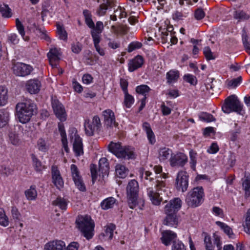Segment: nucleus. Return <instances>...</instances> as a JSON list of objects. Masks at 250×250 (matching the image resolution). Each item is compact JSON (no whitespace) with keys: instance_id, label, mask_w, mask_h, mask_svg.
<instances>
[{"instance_id":"a18cd8bd","label":"nucleus","mask_w":250,"mask_h":250,"mask_svg":"<svg viewBox=\"0 0 250 250\" xmlns=\"http://www.w3.org/2000/svg\"><path fill=\"white\" fill-rule=\"evenodd\" d=\"M242 186L244 190H245V195L246 198L250 196V177H247L243 181Z\"/></svg>"},{"instance_id":"f3484780","label":"nucleus","mask_w":250,"mask_h":250,"mask_svg":"<svg viewBox=\"0 0 250 250\" xmlns=\"http://www.w3.org/2000/svg\"><path fill=\"white\" fill-rule=\"evenodd\" d=\"M25 88L31 94L38 93L41 88L42 83L40 81L37 79H30L26 81Z\"/></svg>"},{"instance_id":"20e7f679","label":"nucleus","mask_w":250,"mask_h":250,"mask_svg":"<svg viewBox=\"0 0 250 250\" xmlns=\"http://www.w3.org/2000/svg\"><path fill=\"white\" fill-rule=\"evenodd\" d=\"M243 106V104L238 100L237 97L232 95L225 99L224 104L222 106V109L225 113L229 114L235 112L239 114L243 115L244 113Z\"/></svg>"},{"instance_id":"e433bc0d","label":"nucleus","mask_w":250,"mask_h":250,"mask_svg":"<svg viewBox=\"0 0 250 250\" xmlns=\"http://www.w3.org/2000/svg\"><path fill=\"white\" fill-rule=\"evenodd\" d=\"M37 147L38 149L42 152H46L49 149V144L47 140L43 138H40L37 142Z\"/></svg>"},{"instance_id":"de8ad7c7","label":"nucleus","mask_w":250,"mask_h":250,"mask_svg":"<svg viewBox=\"0 0 250 250\" xmlns=\"http://www.w3.org/2000/svg\"><path fill=\"white\" fill-rule=\"evenodd\" d=\"M16 25L17 30H18L20 35L22 37L24 41H28V38L27 37L25 36V31L24 27L19 19H16Z\"/></svg>"},{"instance_id":"8fccbe9b","label":"nucleus","mask_w":250,"mask_h":250,"mask_svg":"<svg viewBox=\"0 0 250 250\" xmlns=\"http://www.w3.org/2000/svg\"><path fill=\"white\" fill-rule=\"evenodd\" d=\"M197 153L193 150H191L189 151V158H190V167L193 170L195 169L196 165V157Z\"/></svg>"},{"instance_id":"cd10ccee","label":"nucleus","mask_w":250,"mask_h":250,"mask_svg":"<svg viewBox=\"0 0 250 250\" xmlns=\"http://www.w3.org/2000/svg\"><path fill=\"white\" fill-rule=\"evenodd\" d=\"M117 200L112 197H108L101 203V207L103 209L107 210L113 208L116 204Z\"/></svg>"},{"instance_id":"1a4fd4ad","label":"nucleus","mask_w":250,"mask_h":250,"mask_svg":"<svg viewBox=\"0 0 250 250\" xmlns=\"http://www.w3.org/2000/svg\"><path fill=\"white\" fill-rule=\"evenodd\" d=\"M104 117V126L106 132L110 135L113 132V128L116 127L118 123L116 122L114 113L110 109H108L102 112Z\"/></svg>"},{"instance_id":"0e129e2a","label":"nucleus","mask_w":250,"mask_h":250,"mask_svg":"<svg viewBox=\"0 0 250 250\" xmlns=\"http://www.w3.org/2000/svg\"><path fill=\"white\" fill-rule=\"evenodd\" d=\"M219 150V146L216 143H212L207 150V152L210 154H215Z\"/></svg>"},{"instance_id":"f03ea898","label":"nucleus","mask_w":250,"mask_h":250,"mask_svg":"<svg viewBox=\"0 0 250 250\" xmlns=\"http://www.w3.org/2000/svg\"><path fill=\"white\" fill-rule=\"evenodd\" d=\"M139 185L138 182L135 180H131L126 187L127 197L128 204L129 208L134 209L138 208L142 209L144 205V200L138 199Z\"/></svg>"},{"instance_id":"4be33fe9","label":"nucleus","mask_w":250,"mask_h":250,"mask_svg":"<svg viewBox=\"0 0 250 250\" xmlns=\"http://www.w3.org/2000/svg\"><path fill=\"white\" fill-rule=\"evenodd\" d=\"M65 248L64 242L62 240H55L50 241L46 243L44 249V250H64Z\"/></svg>"},{"instance_id":"2eb2a0df","label":"nucleus","mask_w":250,"mask_h":250,"mask_svg":"<svg viewBox=\"0 0 250 250\" xmlns=\"http://www.w3.org/2000/svg\"><path fill=\"white\" fill-rule=\"evenodd\" d=\"M61 52L60 48L56 47H52L47 53L49 63L53 67H56L57 66L58 62L61 59Z\"/></svg>"},{"instance_id":"c03bdc74","label":"nucleus","mask_w":250,"mask_h":250,"mask_svg":"<svg viewBox=\"0 0 250 250\" xmlns=\"http://www.w3.org/2000/svg\"><path fill=\"white\" fill-rule=\"evenodd\" d=\"M7 100V90L3 86H0V106L5 104Z\"/></svg>"},{"instance_id":"6e6552de","label":"nucleus","mask_w":250,"mask_h":250,"mask_svg":"<svg viewBox=\"0 0 250 250\" xmlns=\"http://www.w3.org/2000/svg\"><path fill=\"white\" fill-rule=\"evenodd\" d=\"M103 29V23L102 21H98L97 22V27L91 32V36L95 49L98 54L102 56L105 55L104 49L101 47L99 44L101 40V33Z\"/></svg>"},{"instance_id":"9b49d317","label":"nucleus","mask_w":250,"mask_h":250,"mask_svg":"<svg viewBox=\"0 0 250 250\" xmlns=\"http://www.w3.org/2000/svg\"><path fill=\"white\" fill-rule=\"evenodd\" d=\"M71 175L76 187L81 191L86 190L85 185L78 167L74 164L70 166Z\"/></svg>"},{"instance_id":"393cba45","label":"nucleus","mask_w":250,"mask_h":250,"mask_svg":"<svg viewBox=\"0 0 250 250\" xmlns=\"http://www.w3.org/2000/svg\"><path fill=\"white\" fill-rule=\"evenodd\" d=\"M144 63V59L140 55H137L130 60L128 63V71L133 72L141 67Z\"/></svg>"},{"instance_id":"4468645a","label":"nucleus","mask_w":250,"mask_h":250,"mask_svg":"<svg viewBox=\"0 0 250 250\" xmlns=\"http://www.w3.org/2000/svg\"><path fill=\"white\" fill-rule=\"evenodd\" d=\"M188 162V157L183 153L179 152L172 154L169 159L170 165L172 167H183Z\"/></svg>"},{"instance_id":"6e6d98bb","label":"nucleus","mask_w":250,"mask_h":250,"mask_svg":"<svg viewBox=\"0 0 250 250\" xmlns=\"http://www.w3.org/2000/svg\"><path fill=\"white\" fill-rule=\"evenodd\" d=\"M213 243L214 245L216 246L217 250H222V242L221 240L222 238L221 236L215 233H214L213 235Z\"/></svg>"},{"instance_id":"ddd939ff","label":"nucleus","mask_w":250,"mask_h":250,"mask_svg":"<svg viewBox=\"0 0 250 250\" xmlns=\"http://www.w3.org/2000/svg\"><path fill=\"white\" fill-rule=\"evenodd\" d=\"M182 202L179 198H174L167 202L164 208V212L166 214H173L180 209L182 207Z\"/></svg>"},{"instance_id":"49530a36","label":"nucleus","mask_w":250,"mask_h":250,"mask_svg":"<svg viewBox=\"0 0 250 250\" xmlns=\"http://www.w3.org/2000/svg\"><path fill=\"white\" fill-rule=\"evenodd\" d=\"M124 104L126 108H130L134 103L133 97L128 92L124 93Z\"/></svg>"},{"instance_id":"ea45409f","label":"nucleus","mask_w":250,"mask_h":250,"mask_svg":"<svg viewBox=\"0 0 250 250\" xmlns=\"http://www.w3.org/2000/svg\"><path fill=\"white\" fill-rule=\"evenodd\" d=\"M204 236V244L206 250H213L214 246L212 243L210 236L206 233L203 234Z\"/></svg>"},{"instance_id":"338daca9","label":"nucleus","mask_w":250,"mask_h":250,"mask_svg":"<svg viewBox=\"0 0 250 250\" xmlns=\"http://www.w3.org/2000/svg\"><path fill=\"white\" fill-rule=\"evenodd\" d=\"M242 78L241 77L234 79L228 82V85L229 86L235 87L237 86L241 82Z\"/></svg>"},{"instance_id":"c85d7f7f","label":"nucleus","mask_w":250,"mask_h":250,"mask_svg":"<svg viewBox=\"0 0 250 250\" xmlns=\"http://www.w3.org/2000/svg\"><path fill=\"white\" fill-rule=\"evenodd\" d=\"M234 19L238 21H244L250 19V15L247 12L243 10H235L233 14Z\"/></svg>"},{"instance_id":"4d7b16f0","label":"nucleus","mask_w":250,"mask_h":250,"mask_svg":"<svg viewBox=\"0 0 250 250\" xmlns=\"http://www.w3.org/2000/svg\"><path fill=\"white\" fill-rule=\"evenodd\" d=\"M199 118L201 120L210 122L215 120L213 116L210 114L207 113H202L199 115Z\"/></svg>"},{"instance_id":"c9c22d12","label":"nucleus","mask_w":250,"mask_h":250,"mask_svg":"<svg viewBox=\"0 0 250 250\" xmlns=\"http://www.w3.org/2000/svg\"><path fill=\"white\" fill-rule=\"evenodd\" d=\"M68 202L66 199L58 197L53 202V205L58 206L62 210H65L67 208Z\"/></svg>"},{"instance_id":"39448f33","label":"nucleus","mask_w":250,"mask_h":250,"mask_svg":"<svg viewBox=\"0 0 250 250\" xmlns=\"http://www.w3.org/2000/svg\"><path fill=\"white\" fill-rule=\"evenodd\" d=\"M204 196V189L202 187L194 188L188 193L185 202L189 207H197L203 203Z\"/></svg>"},{"instance_id":"58836bf2","label":"nucleus","mask_w":250,"mask_h":250,"mask_svg":"<svg viewBox=\"0 0 250 250\" xmlns=\"http://www.w3.org/2000/svg\"><path fill=\"white\" fill-rule=\"evenodd\" d=\"M85 133L88 136H92L95 130H97L89 120H86L84 124Z\"/></svg>"},{"instance_id":"423d86ee","label":"nucleus","mask_w":250,"mask_h":250,"mask_svg":"<svg viewBox=\"0 0 250 250\" xmlns=\"http://www.w3.org/2000/svg\"><path fill=\"white\" fill-rule=\"evenodd\" d=\"M76 223L84 236L88 240L91 239L93 235L94 228V223L91 217L88 215L80 216L76 220Z\"/></svg>"},{"instance_id":"13d9d810","label":"nucleus","mask_w":250,"mask_h":250,"mask_svg":"<svg viewBox=\"0 0 250 250\" xmlns=\"http://www.w3.org/2000/svg\"><path fill=\"white\" fill-rule=\"evenodd\" d=\"M57 33L61 40H66L67 39V33L65 30L60 25L57 26Z\"/></svg>"},{"instance_id":"864d4df0","label":"nucleus","mask_w":250,"mask_h":250,"mask_svg":"<svg viewBox=\"0 0 250 250\" xmlns=\"http://www.w3.org/2000/svg\"><path fill=\"white\" fill-rule=\"evenodd\" d=\"M183 79L185 81L192 85H195L197 82L196 77L190 74L185 75Z\"/></svg>"},{"instance_id":"69168bd1","label":"nucleus","mask_w":250,"mask_h":250,"mask_svg":"<svg viewBox=\"0 0 250 250\" xmlns=\"http://www.w3.org/2000/svg\"><path fill=\"white\" fill-rule=\"evenodd\" d=\"M205 16V13L203 10L201 8H198L195 10L194 13V17L197 20L202 19Z\"/></svg>"},{"instance_id":"4c0bfd02","label":"nucleus","mask_w":250,"mask_h":250,"mask_svg":"<svg viewBox=\"0 0 250 250\" xmlns=\"http://www.w3.org/2000/svg\"><path fill=\"white\" fill-rule=\"evenodd\" d=\"M151 90L150 87L146 84L138 85L136 87L135 91L137 93L142 95L144 97H146V95Z\"/></svg>"},{"instance_id":"774afa93","label":"nucleus","mask_w":250,"mask_h":250,"mask_svg":"<svg viewBox=\"0 0 250 250\" xmlns=\"http://www.w3.org/2000/svg\"><path fill=\"white\" fill-rule=\"evenodd\" d=\"M172 250H186L185 246L180 241L174 242Z\"/></svg>"},{"instance_id":"052dcab7","label":"nucleus","mask_w":250,"mask_h":250,"mask_svg":"<svg viewBox=\"0 0 250 250\" xmlns=\"http://www.w3.org/2000/svg\"><path fill=\"white\" fill-rule=\"evenodd\" d=\"M203 53L207 60L208 61L215 59V57L213 55L212 52L209 47L207 46L204 47L203 49Z\"/></svg>"},{"instance_id":"7c9ffc66","label":"nucleus","mask_w":250,"mask_h":250,"mask_svg":"<svg viewBox=\"0 0 250 250\" xmlns=\"http://www.w3.org/2000/svg\"><path fill=\"white\" fill-rule=\"evenodd\" d=\"M128 170L124 165L117 164L115 167L116 175L120 178H125L128 174Z\"/></svg>"},{"instance_id":"9d476101","label":"nucleus","mask_w":250,"mask_h":250,"mask_svg":"<svg viewBox=\"0 0 250 250\" xmlns=\"http://www.w3.org/2000/svg\"><path fill=\"white\" fill-rule=\"evenodd\" d=\"M188 186V175L185 171H180L175 179V187L179 190L184 192L187 190Z\"/></svg>"},{"instance_id":"f8f14e48","label":"nucleus","mask_w":250,"mask_h":250,"mask_svg":"<svg viewBox=\"0 0 250 250\" xmlns=\"http://www.w3.org/2000/svg\"><path fill=\"white\" fill-rule=\"evenodd\" d=\"M33 70V68L31 65L20 62L15 63L13 66V73L20 77H25L30 75Z\"/></svg>"},{"instance_id":"680f3d73","label":"nucleus","mask_w":250,"mask_h":250,"mask_svg":"<svg viewBox=\"0 0 250 250\" xmlns=\"http://www.w3.org/2000/svg\"><path fill=\"white\" fill-rule=\"evenodd\" d=\"M13 171V169L8 166H2L0 168V172L1 174L4 176H8L11 174Z\"/></svg>"},{"instance_id":"72a5a7b5","label":"nucleus","mask_w":250,"mask_h":250,"mask_svg":"<svg viewBox=\"0 0 250 250\" xmlns=\"http://www.w3.org/2000/svg\"><path fill=\"white\" fill-rule=\"evenodd\" d=\"M99 171L103 174H106L109 169L107 159L104 157L101 158L99 162Z\"/></svg>"},{"instance_id":"c756f323","label":"nucleus","mask_w":250,"mask_h":250,"mask_svg":"<svg viewBox=\"0 0 250 250\" xmlns=\"http://www.w3.org/2000/svg\"><path fill=\"white\" fill-rule=\"evenodd\" d=\"M215 224L222 230L224 232L227 234L229 238H233L234 234L232 229L226 223L220 221H216Z\"/></svg>"},{"instance_id":"473e14b6","label":"nucleus","mask_w":250,"mask_h":250,"mask_svg":"<svg viewBox=\"0 0 250 250\" xmlns=\"http://www.w3.org/2000/svg\"><path fill=\"white\" fill-rule=\"evenodd\" d=\"M167 83H171L176 82L179 78V73L177 70H171L166 75Z\"/></svg>"},{"instance_id":"5701e85b","label":"nucleus","mask_w":250,"mask_h":250,"mask_svg":"<svg viewBox=\"0 0 250 250\" xmlns=\"http://www.w3.org/2000/svg\"><path fill=\"white\" fill-rule=\"evenodd\" d=\"M8 142L10 144L18 146L21 143V141L16 127L11 128L8 134Z\"/></svg>"},{"instance_id":"2f4dec72","label":"nucleus","mask_w":250,"mask_h":250,"mask_svg":"<svg viewBox=\"0 0 250 250\" xmlns=\"http://www.w3.org/2000/svg\"><path fill=\"white\" fill-rule=\"evenodd\" d=\"M83 14L84 17L85 23L90 28L92 29L91 31V32L97 27V23L96 24V26H95L94 23L92 20V15L88 10H83Z\"/></svg>"},{"instance_id":"dca6fc26","label":"nucleus","mask_w":250,"mask_h":250,"mask_svg":"<svg viewBox=\"0 0 250 250\" xmlns=\"http://www.w3.org/2000/svg\"><path fill=\"white\" fill-rule=\"evenodd\" d=\"M52 107L57 117L61 121H65L66 120V114L63 105L56 100L52 102Z\"/></svg>"},{"instance_id":"412c9836","label":"nucleus","mask_w":250,"mask_h":250,"mask_svg":"<svg viewBox=\"0 0 250 250\" xmlns=\"http://www.w3.org/2000/svg\"><path fill=\"white\" fill-rule=\"evenodd\" d=\"M177 237V234L173 231L170 230H165L162 233L161 238L162 242L165 246H167L170 245L171 242H176L174 240Z\"/></svg>"},{"instance_id":"a878e982","label":"nucleus","mask_w":250,"mask_h":250,"mask_svg":"<svg viewBox=\"0 0 250 250\" xmlns=\"http://www.w3.org/2000/svg\"><path fill=\"white\" fill-rule=\"evenodd\" d=\"M166 215L167 216L164 220V224L170 227L176 228L179 223L176 214Z\"/></svg>"},{"instance_id":"3c124183","label":"nucleus","mask_w":250,"mask_h":250,"mask_svg":"<svg viewBox=\"0 0 250 250\" xmlns=\"http://www.w3.org/2000/svg\"><path fill=\"white\" fill-rule=\"evenodd\" d=\"M32 159L33 161V166L37 171H42L44 168V166L42 164V163L37 159L35 155H32Z\"/></svg>"},{"instance_id":"aec40b11","label":"nucleus","mask_w":250,"mask_h":250,"mask_svg":"<svg viewBox=\"0 0 250 250\" xmlns=\"http://www.w3.org/2000/svg\"><path fill=\"white\" fill-rule=\"evenodd\" d=\"M191 11L189 6L188 5L186 7H179L173 13L172 18L175 21L183 20L189 15Z\"/></svg>"},{"instance_id":"5fc2aeb1","label":"nucleus","mask_w":250,"mask_h":250,"mask_svg":"<svg viewBox=\"0 0 250 250\" xmlns=\"http://www.w3.org/2000/svg\"><path fill=\"white\" fill-rule=\"evenodd\" d=\"M9 115L7 113L0 111V127L4 126L7 123Z\"/></svg>"},{"instance_id":"f704fd0d","label":"nucleus","mask_w":250,"mask_h":250,"mask_svg":"<svg viewBox=\"0 0 250 250\" xmlns=\"http://www.w3.org/2000/svg\"><path fill=\"white\" fill-rule=\"evenodd\" d=\"M244 231L250 234V208L248 209L244 216V221L243 223Z\"/></svg>"},{"instance_id":"0eeeda50","label":"nucleus","mask_w":250,"mask_h":250,"mask_svg":"<svg viewBox=\"0 0 250 250\" xmlns=\"http://www.w3.org/2000/svg\"><path fill=\"white\" fill-rule=\"evenodd\" d=\"M108 149L118 158H132L133 151L128 147L122 146L121 144L111 142L108 146Z\"/></svg>"},{"instance_id":"a19ab883","label":"nucleus","mask_w":250,"mask_h":250,"mask_svg":"<svg viewBox=\"0 0 250 250\" xmlns=\"http://www.w3.org/2000/svg\"><path fill=\"white\" fill-rule=\"evenodd\" d=\"M25 196L29 200H34L37 196V192L35 186H31L30 188L25 192Z\"/></svg>"},{"instance_id":"bb28decb","label":"nucleus","mask_w":250,"mask_h":250,"mask_svg":"<svg viewBox=\"0 0 250 250\" xmlns=\"http://www.w3.org/2000/svg\"><path fill=\"white\" fill-rule=\"evenodd\" d=\"M143 129L147 135V137L149 143L151 145H153L156 142V139L155 135L150 127V125L147 122L144 123L143 124Z\"/></svg>"},{"instance_id":"09e8293b","label":"nucleus","mask_w":250,"mask_h":250,"mask_svg":"<svg viewBox=\"0 0 250 250\" xmlns=\"http://www.w3.org/2000/svg\"><path fill=\"white\" fill-rule=\"evenodd\" d=\"M153 170L156 175L160 174L159 176H157L156 178L158 179L159 178L166 179L167 178V174L165 172H162L163 167L160 165H156L153 167Z\"/></svg>"},{"instance_id":"37998d69","label":"nucleus","mask_w":250,"mask_h":250,"mask_svg":"<svg viewBox=\"0 0 250 250\" xmlns=\"http://www.w3.org/2000/svg\"><path fill=\"white\" fill-rule=\"evenodd\" d=\"M0 13L2 17L4 18H10L12 16L11 9L8 5L2 4L0 5Z\"/></svg>"},{"instance_id":"f257e3e1","label":"nucleus","mask_w":250,"mask_h":250,"mask_svg":"<svg viewBox=\"0 0 250 250\" xmlns=\"http://www.w3.org/2000/svg\"><path fill=\"white\" fill-rule=\"evenodd\" d=\"M16 117L22 124L30 121L36 110V106L30 99H25L16 105Z\"/></svg>"},{"instance_id":"bf43d9fd","label":"nucleus","mask_w":250,"mask_h":250,"mask_svg":"<svg viewBox=\"0 0 250 250\" xmlns=\"http://www.w3.org/2000/svg\"><path fill=\"white\" fill-rule=\"evenodd\" d=\"M142 46V43L138 42H133L128 45L127 51L128 52H131L134 50L140 48Z\"/></svg>"},{"instance_id":"7ed1b4c3","label":"nucleus","mask_w":250,"mask_h":250,"mask_svg":"<svg viewBox=\"0 0 250 250\" xmlns=\"http://www.w3.org/2000/svg\"><path fill=\"white\" fill-rule=\"evenodd\" d=\"M167 187L165 180L157 179L154 187L147 188V195L152 204L158 206L162 201V191L166 192Z\"/></svg>"},{"instance_id":"b1692460","label":"nucleus","mask_w":250,"mask_h":250,"mask_svg":"<svg viewBox=\"0 0 250 250\" xmlns=\"http://www.w3.org/2000/svg\"><path fill=\"white\" fill-rule=\"evenodd\" d=\"M172 154V150L166 146L160 147L158 150V158L161 162H165L170 159Z\"/></svg>"},{"instance_id":"603ef678","label":"nucleus","mask_w":250,"mask_h":250,"mask_svg":"<svg viewBox=\"0 0 250 250\" xmlns=\"http://www.w3.org/2000/svg\"><path fill=\"white\" fill-rule=\"evenodd\" d=\"M115 228V225L113 224H109L107 225L105 230V236L108 237L109 239H111L113 237V231Z\"/></svg>"},{"instance_id":"6ab92c4d","label":"nucleus","mask_w":250,"mask_h":250,"mask_svg":"<svg viewBox=\"0 0 250 250\" xmlns=\"http://www.w3.org/2000/svg\"><path fill=\"white\" fill-rule=\"evenodd\" d=\"M73 142V151L76 156H80L83 154V146L82 139L76 133L71 137Z\"/></svg>"},{"instance_id":"e2e57ef3","label":"nucleus","mask_w":250,"mask_h":250,"mask_svg":"<svg viewBox=\"0 0 250 250\" xmlns=\"http://www.w3.org/2000/svg\"><path fill=\"white\" fill-rule=\"evenodd\" d=\"M11 215L12 218L17 221H19L21 218V214L18 209L15 207H13L11 209Z\"/></svg>"},{"instance_id":"79ce46f5","label":"nucleus","mask_w":250,"mask_h":250,"mask_svg":"<svg viewBox=\"0 0 250 250\" xmlns=\"http://www.w3.org/2000/svg\"><path fill=\"white\" fill-rule=\"evenodd\" d=\"M9 221L4 210L0 208V225L6 227L9 225Z\"/></svg>"},{"instance_id":"a211bd4d","label":"nucleus","mask_w":250,"mask_h":250,"mask_svg":"<svg viewBox=\"0 0 250 250\" xmlns=\"http://www.w3.org/2000/svg\"><path fill=\"white\" fill-rule=\"evenodd\" d=\"M52 180L54 185L59 189L62 188L64 182L60 172L56 166H53L51 168Z\"/></svg>"}]
</instances>
